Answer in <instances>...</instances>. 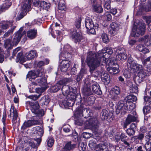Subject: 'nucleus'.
Segmentation results:
<instances>
[{"label": "nucleus", "mask_w": 151, "mask_h": 151, "mask_svg": "<svg viewBox=\"0 0 151 151\" xmlns=\"http://www.w3.org/2000/svg\"><path fill=\"white\" fill-rule=\"evenodd\" d=\"M47 145L49 147H52L54 144V140L52 138H48L47 140Z\"/></svg>", "instance_id": "obj_57"}, {"label": "nucleus", "mask_w": 151, "mask_h": 151, "mask_svg": "<svg viewBox=\"0 0 151 151\" xmlns=\"http://www.w3.org/2000/svg\"><path fill=\"white\" fill-rule=\"evenodd\" d=\"M15 27V26H14L12 28H11V29L8 30L7 32L5 33L3 37L5 38L9 36L10 34L12 33L13 32Z\"/></svg>", "instance_id": "obj_54"}, {"label": "nucleus", "mask_w": 151, "mask_h": 151, "mask_svg": "<svg viewBox=\"0 0 151 151\" xmlns=\"http://www.w3.org/2000/svg\"><path fill=\"white\" fill-rule=\"evenodd\" d=\"M95 101V98L93 96H90L87 98L86 100L85 104L86 106L92 105Z\"/></svg>", "instance_id": "obj_39"}, {"label": "nucleus", "mask_w": 151, "mask_h": 151, "mask_svg": "<svg viewBox=\"0 0 151 151\" xmlns=\"http://www.w3.org/2000/svg\"><path fill=\"white\" fill-rule=\"evenodd\" d=\"M136 49L139 51L142 52L143 53H146L149 52V50L145 47L143 44H139L137 46Z\"/></svg>", "instance_id": "obj_26"}, {"label": "nucleus", "mask_w": 151, "mask_h": 151, "mask_svg": "<svg viewBox=\"0 0 151 151\" xmlns=\"http://www.w3.org/2000/svg\"><path fill=\"white\" fill-rule=\"evenodd\" d=\"M117 52L118 53L117 55H122V54L125 53L126 51L122 47H119L116 50Z\"/></svg>", "instance_id": "obj_62"}, {"label": "nucleus", "mask_w": 151, "mask_h": 151, "mask_svg": "<svg viewBox=\"0 0 151 151\" xmlns=\"http://www.w3.org/2000/svg\"><path fill=\"white\" fill-rule=\"evenodd\" d=\"M106 53L109 55L113 53L112 49L107 47L105 50H102L98 52L97 53L90 51L87 53L86 62L89 68V72L91 74L93 73L94 71L99 66L105 64L107 59L104 57V53Z\"/></svg>", "instance_id": "obj_1"}, {"label": "nucleus", "mask_w": 151, "mask_h": 151, "mask_svg": "<svg viewBox=\"0 0 151 151\" xmlns=\"http://www.w3.org/2000/svg\"><path fill=\"white\" fill-rule=\"evenodd\" d=\"M149 138L144 146V147L146 151H151V135L149 133Z\"/></svg>", "instance_id": "obj_38"}, {"label": "nucleus", "mask_w": 151, "mask_h": 151, "mask_svg": "<svg viewBox=\"0 0 151 151\" xmlns=\"http://www.w3.org/2000/svg\"><path fill=\"white\" fill-rule=\"evenodd\" d=\"M136 128V123H132L130 125L129 128L127 129V133L129 136L133 137L135 134Z\"/></svg>", "instance_id": "obj_15"}, {"label": "nucleus", "mask_w": 151, "mask_h": 151, "mask_svg": "<svg viewBox=\"0 0 151 151\" xmlns=\"http://www.w3.org/2000/svg\"><path fill=\"white\" fill-rule=\"evenodd\" d=\"M119 149L118 147H114L110 145L109 147L102 144L98 145L95 148L96 151H116V150Z\"/></svg>", "instance_id": "obj_7"}, {"label": "nucleus", "mask_w": 151, "mask_h": 151, "mask_svg": "<svg viewBox=\"0 0 151 151\" xmlns=\"http://www.w3.org/2000/svg\"><path fill=\"white\" fill-rule=\"evenodd\" d=\"M62 93L64 96H67L68 97L70 93V88L68 85H63L61 89Z\"/></svg>", "instance_id": "obj_29"}, {"label": "nucleus", "mask_w": 151, "mask_h": 151, "mask_svg": "<svg viewBox=\"0 0 151 151\" xmlns=\"http://www.w3.org/2000/svg\"><path fill=\"white\" fill-rule=\"evenodd\" d=\"M44 131L43 129L40 127H36V129L34 132V134L40 137H41L43 134Z\"/></svg>", "instance_id": "obj_35"}, {"label": "nucleus", "mask_w": 151, "mask_h": 151, "mask_svg": "<svg viewBox=\"0 0 151 151\" xmlns=\"http://www.w3.org/2000/svg\"><path fill=\"white\" fill-rule=\"evenodd\" d=\"M37 56V52L35 50H31L26 54V57L28 60H32Z\"/></svg>", "instance_id": "obj_27"}, {"label": "nucleus", "mask_w": 151, "mask_h": 151, "mask_svg": "<svg viewBox=\"0 0 151 151\" xmlns=\"http://www.w3.org/2000/svg\"><path fill=\"white\" fill-rule=\"evenodd\" d=\"M37 34V30L34 29L29 30L27 32V36L30 39H32L35 38Z\"/></svg>", "instance_id": "obj_25"}, {"label": "nucleus", "mask_w": 151, "mask_h": 151, "mask_svg": "<svg viewBox=\"0 0 151 151\" xmlns=\"http://www.w3.org/2000/svg\"><path fill=\"white\" fill-rule=\"evenodd\" d=\"M101 37L104 43H107L109 41L108 36L105 33H103L102 34Z\"/></svg>", "instance_id": "obj_47"}, {"label": "nucleus", "mask_w": 151, "mask_h": 151, "mask_svg": "<svg viewBox=\"0 0 151 151\" xmlns=\"http://www.w3.org/2000/svg\"><path fill=\"white\" fill-rule=\"evenodd\" d=\"M134 104L129 103L128 102H125L123 101H119L118 103L116 109V113L118 114L121 112V114H124L127 110H131L134 108Z\"/></svg>", "instance_id": "obj_2"}, {"label": "nucleus", "mask_w": 151, "mask_h": 151, "mask_svg": "<svg viewBox=\"0 0 151 151\" xmlns=\"http://www.w3.org/2000/svg\"><path fill=\"white\" fill-rule=\"evenodd\" d=\"M62 58V61L60 64V69L62 72H65L67 71L70 67V63L69 60H63L64 59Z\"/></svg>", "instance_id": "obj_13"}, {"label": "nucleus", "mask_w": 151, "mask_h": 151, "mask_svg": "<svg viewBox=\"0 0 151 151\" xmlns=\"http://www.w3.org/2000/svg\"><path fill=\"white\" fill-rule=\"evenodd\" d=\"M111 28L119 30V24L116 22H113L110 24Z\"/></svg>", "instance_id": "obj_53"}, {"label": "nucleus", "mask_w": 151, "mask_h": 151, "mask_svg": "<svg viewBox=\"0 0 151 151\" xmlns=\"http://www.w3.org/2000/svg\"><path fill=\"white\" fill-rule=\"evenodd\" d=\"M26 106L27 109H31L32 112L36 114H41L42 111L39 108L40 106L37 101H27L26 102Z\"/></svg>", "instance_id": "obj_5"}, {"label": "nucleus", "mask_w": 151, "mask_h": 151, "mask_svg": "<svg viewBox=\"0 0 151 151\" xmlns=\"http://www.w3.org/2000/svg\"><path fill=\"white\" fill-rule=\"evenodd\" d=\"M58 4V9L59 10L65 11L66 9V6L65 4V2L63 0H59ZM58 1H59L58 0Z\"/></svg>", "instance_id": "obj_41"}, {"label": "nucleus", "mask_w": 151, "mask_h": 151, "mask_svg": "<svg viewBox=\"0 0 151 151\" xmlns=\"http://www.w3.org/2000/svg\"><path fill=\"white\" fill-rule=\"evenodd\" d=\"M112 93L115 94L114 96H113L112 99L114 101H117L119 98L118 95L120 93V89L119 87L117 86H114L111 89Z\"/></svg>", "instance_id": "obj_18"}, {"label": "nucleus", "mask_w": 151, "mask_h": 151, "mask_svg": "<svg viewBox=\"0 0 151 151\" xmlns=\"http://www.w3.org/2000/svg\"><path fill=\"white\" fill-rule=\"evenodd\" d=\"M70 92L69 94L68 97L71 96V98L72 99H76V87H71L70 89Z\"/></svg>", "instance_id": "obj_42"}, {"label": "nucleus", "mask_w": 151, "mask_h": 151, "mask_svg": "<svg viewBox=\"0 0 151 151\" xmlns=\"http://www.w3.org/2000/svg\"><path fill=\"white\" fill-rule=\"evenodd\" d=\"M4 53L3 50L0 47V63L3 62L4 60Z\"/></svg>", "instance_id": "obj_61"}, {"label": "nucleus", "mask_w": 151, "mask_h": 151, "mask_svg": "<svg viewBox=\"0 0 151 151\" xmlns=\"http://www.w3.org/2000/svg\"><path fill=\"white\" fill-rule=\"evenodd\" d=\"M138 116L137 112L133 111L130 114L127 116L124 123V127L126 128L127 126L130 124L132 122L136 121L138 119Z\"/></svg>", "instance_id": "obj_10"}, {"label": "nucleus", "mask_w": 151, "mask_h": 151, "mask_svg": "<svg viewBox=\"0 0 151 151\" xmlns=\"http://www.w3.org/2000/svg\"><path fill=\"white\" fill-rule=\"evenodd\" d=\"M32 126V125L31 121L30 120H28L24 122L22 127V129H24L27 127H29Z\"/></svg>", "instance_id": "obj_46"}, {"label": "nucleus", "mask_w": 151, "mask_h": 151, "mask_svg": "<svg viewBox=\"0 0 151 151\" xmlns=\"http://www.w3.org/2000/svg\"><path fill=\"white\" fill-rule=\"evenodd\" d=\"M78 147L80 149H81L83 151H85L86 149V145L81 141L78 142Z\"/></svg>", "instance_id": "obj_50"}, {"label": "nucleus", "mask_w": 151, "mask_h": 151, "mask_svg": "<svg viewBox=\"0 0 151 151\" xmlns=\"http://www.w3.org/2000/svg\"><path fill=\"white\" fill-rule=\"evenodd\" d=\"M28 2H27V0H24L22 2L21 10L23 11L24 13L27 12L31 10V4Z\"/></svg>", "instance_id": "obj_20"}, {"label": "nucleus", "mask_w": 151, "mask_h": 151, "mask_svg": "<svg viewBox=\"0 0 151 151\" xmlns=\"http://www.w3.org/2000/svg\"><path fill=\"white\" fill-rule=\"evenodd\" d=\"M149 106H145L143 109V111L144 114H145L147 113H149L150 111V107H151V105H149Z\"/></svg>", "instance_id": "obj_52"}, {"label": "nucleus", "mask_w": 151, "mask_h": 151, "mask_svg": "<svg viewBox=\"0 0 151 151\" xmlns=\"http://www.w3.org/2000/svg\"><path fill=\"white\" fill-rule=\"evenodd\" d=\"M44 74V69L41 68L37 70H33L29 71L27 75V78L35 79L37 77H41Z\"/></svg>", "instance_id": "obj_6"}, {"label": "nucleus", "mask_w": 151, "mask_h": 151, "mask_svg": "<svg viewBox=\"0 0 151 151\" xmlns=\"http://www.w3.org/2000/svg\"><path fill=\"white\" fill-rule=\"evenodd\" d=\"M81 19L80 18H78L76 19L75 22V25L78 29L79 28L81 27Z\"/></svg>", "instance_id": "obj_56"}, {"label": "nucleus", "mask_w": 151, "mask_h": 151, "mask_svg": "<svg viewBox=\"0 0 151 151\" xmlns=\"http://www.w3.org/2000/svg\"><path fill=\"white\" fill-rule=\"evenodd\" d=\"M109 116L108 111L105 109L102 110L101 113V117L102 120H104L107 119Z\"/></svg>", "instance_id": "obj_34"}, {"label": "nucleus", "mask_w": 151, "mask_h": 151, "mask_svg": "<svg viewBox=\"0 0 151 151\" xmlns=\"http://www.w3.org/2000/svg\"><path fill=\"white\" fill-rule=\"evenodd\" d=\"M127 58V56L126 53L122 54V55H117L116 56V59L119 60H125Z\"/></svg>", "instance_id": "obj_49"}, {"label": "nucleus", "mask_w": 151, "mask_h": 151, "mask_svg": "<svg viewBox=\"0 0 151 151\" xmlns=\"http://www.w3.org/2000/svg\"><path fill=\"white\" fill-rule=\"evenodd\" d=\"M27 14V12L24 13L23 11L21 10L20 14L17 17L16 19L19 20L22 19Z\"/></svg>", "instance_id": "obj_60"}, {"label": "nucleus", "mask_w": 151, "mask_h": 151, "mask_svg": "<svg viewBox=\"0 0 151 151\" xmlns=\"http://www.w3.org/2000/svg\"><path fill=\"white\" fill-rule=\"evenodd\" d=\"M37 79L36 81L39 85L41 86L46 87L47 86V80L44 76V74L41 77Z\"/></svg>", "instance_id": "obj_19"}, {"label": "nucleus", "mask_w": 151, "mask_h": 151, "mask_svg": "<svg viewBox=\"0 0 151 151\" xmlns=\"http://www.w3.org/2000/svg\"><path fill=\"white\" fill-rule=\"evenodd\" d=\"M111 2L110 0H106V1H105V2H104L103 4L104 7L105 11H108L110 10L111 8Z\"/></svg>", "instance_id": "obj_43"}, {"label": "nucleus", "mask_w": 151, "mask_h": 151, "mask_svg": "<svg viewBox=\"0 0 151 151\" xmlns=\"http://www.w3.org/2000/svg\"><path fill=\"white\" fill-rule=\"evenodd\" d=\"M138 76L140 78L138 82L140 83L146 78L148 76V75L145 70H143L138 72Z\"/></svg>", "instance_id": "obj_21"}, {"label": "nucleus", "mask_w": 151, "mask_h": 151, "mask_svg": "<svg viewBox=\"0 0 151 151\" xmlns=\"http://www.w3.org/2000/svg\"><path fill=\"white\" fill-rule=\"evenodd\" d=\"M91 110L90 109L84 107L83 105H81L76 111V113L79 115H82L85 118H87L91 115Z\"/></svg>", "instance_id": "obj_9"}, {"label": "nucleus", "mask_w": 151, "mask_h": 151, "mask_svg": "<svg viewBox=\"0 0 151 151\" xmlns=\"http://www.w3.org/2000/svg\"><path fill=\"white\" fill-rule=\"evenodd\" d=\"M103 65H101L100 66H102L106 65V66H107V67L111 66H112L113 65H114V63L113 61L112 60V59L110 58L108 59L106 61V62L105 64L104 63Z\"/></svg>", "instance_id": "obj_48"}, {"label": "nucleus", "mask_w": 151, "mask_h": 151, "mask_svg": "<svg viewBox=\"0 0 151 151\" xmlns=\"http://www.w3.org/2000/svg\"><path fill=\"white\" fill-rule=\"evenodd\" d=\"M13 112V117L12 121L13 123H15L17 122L16 120L18 116V113L16 110H14Z\"/></svg>", "instance_id": "obj_59"}, {"label": "nucleus", "mask_w": 151, "mask_h": 151, "mask_svg": "<svg viewBox=\"0 0 151 151\" xmlns=\"http://www.w3.org/2000/svg\"><path fill=\"white\" fill-rule=\"evenodd\" d=\"M85 22L86 27L87 29H91L94 27V24L91 19H86Z\"/></svg>", "instance_id": "obj_30"}, {"label": "nucleus", "mask_w": 151, "mask_h": 151, "mask_svg": "<svg viewBox=\"0 0 151 151\" xmlns=\"http://www.w3.org/2000/svg\"><path fill=\"white\" fill-rule=\"evenodd\" d=\"M12 3L11 2L7 1L0 6V13L7 10L11 6Z\"/></svg>", "instance_id": "obj_22"}, {"label": "nucleus", "mask_w": 151, "mask_h": 151, "mask_svg": "<svg viewBox=\"0 0 151 151\" xmlns=\"http://www.w3.org/2000/svg\"><path fill=\"white\" fill-rule=\"evenodd\" d=\"M76 145L71 141L67 142L61 151H70L74 149L76 147Z\"/></svg>", "instance_id": "obj_17"}, {"label": "nucleus", "mask_w": 151, "mask_h": 151, "mask_svg": "<svg viewBox=\"0 0 151 151\" xmlns=\"http://www.w3.org/2000/svg\"><path fill=\"white\" fill-rule=\"evenodd\" d=\"M34 63L35 65H37V67L39 68H40L42 66L45 65V63L43 61H40L38 62L35 61Z\"/></svg>", "instance_id": "obj_55"}, {"label": "nucleus", "mask_w": 151, "mask_h": 151, "mask_svg": "<svg viewBox=\"0 0 151 151\" xmlns=\"http://www.w3.org/2000/svg\"><path fill=\"white\" fill-rule=\"evenodd\" d=\"M145 24L139 22L137 25H135L132 29L133 33L132 36L137 37L139 35H144L145 32Z\"/></svg>", "instance_id": "obj_4"}, {"label": "nucleus", "mask_w": 151, "mask_h": 151, "mask_svg": "<svg viewBox=\"0 0 151 151\" xmlns=\"http://www.w3.org/2000/svg\"><path fill=\"white\" fill-rule=\"evenodd\" d=\"M91 81L88 79H85L84 84L82 89V92L86 96L91 95L93 94L92 91L91 90L90 87L91 86Z\"/></svg>", "instance_id": "obj_8"}, {"label": "nucleus", "mask_w": 151, "mask_h": 151, "mask_svg": "<svg viewBox=\"0 0 151 151\" xmlns=\"http://www.w3.org/2000/svg\"><path fill=\"white\" fill-rule=\"evenodd\" d=\"M150 97L148 96H144V100L146 102V103L147 104H151V91L150 93Z\"/></svg>", "instance_id": "obj_64"}, {"label": "nucleus", "mask_w": 151, "mask_h": 151, "mask_svg": "<svg viewBox=\"0 0 151 151\" xmlns=\"http://www.w3.org/2000/svg\"><path fill=\"white\" fill-rule=\"evenodd\" d=\"M92 91L95 94L100 95L102 94V92L100 88V87L99 84L96 83H93L92 81H91Z\"/></svg>", "instance_id": "obj_16"}, {"label": "nucleus", "mask_w": 151, "mask_h": 151, "mask_svg": "<svg viewBox=\"0 0 151 151\" xmlns=\"http://www.w3.org/2000/svg\"><path fill=\"white\" fill-rule=\"evenodd\" d=\"M50 101V99L49 96L47 95H45L43 96L40 100V103L42 105L44 104L45 105H47Z\"/></svg>", "instance_id": "obj_37"}, {"label": "nucleus", "mask_w": 151, "mask_h": 151, "mask_svg": "<svg viewBox=\"0 0 151 151\" xmlns=\"http://www.w3.org/2000/svg\"><path fill=\"white\" fill-rule=\"evenodd\" d=\"M59 81L55 85L52 86L51 88V91L52 92H56L59 91L62 87Z\"/></svg>", "instance_id": "obj_33"}, {"label": "nucleus", "mask_w": 151, "mask_h": 151, "mask_svg": "<svg viewBox=\"0 0 151 151\" xmlns=\"http://www.w3.org/2000/svg\"><path fill=\"white\" fill-rule=\"evenodd\" d=\"M23 30V28L21 27L19 30L15 33L12 42L13 45H17L19 42L22 36L25 34L26 32L24 31L22 33Z\"/></svg>", "instance_id": "obj_11"}, {"label": "nucleus", "mask_w": 151, "mask_h": 151, "mask_svg": "<svg viewBox=\"0 0 151 151\" xmlns=\"http://www.w3.org/2000/svg\"><path fill=\"white\" fill-rule=\"evenodd\" d=\"M47 87L42 86L41 88H36V91L39 94L38 95H35L29 96L28 98L33 100L35 101L39 98L40 96L41 93L44 92L46 89Z\"/></svg>", "instance_id": "obj_14"}, {"label": "nucleus", "mask_w": 151, "mask_h": 151, "mask_svg": "<svg viewBox=\"0 0 151 151\" xmlns=\"http://www.w3.org/2000/svg\"><path fill=\"white\" fill-rule=\"evenodd\" d=\"M92 134L91 133L87 132H83L82 134V136L83 138H89L92 136Z\"/></svg>", "instance_id": "obj_58"}, {"label": "nucleus", "mask_w": 151, "mask_h": 151, "mask_svg": "<svg viewBox=\"0 0 151 151\" xmlns=\"http://www.w3.org/2000/svg\"><path fill=\"white\" fill-rule=\"evenodd\" d=\"M71 81V79L70 78H67L63 79L59 81L60 83L62 86L63 84L67 83Z\"/></svg>", "instance_id": "obj_51"}, {"label": "nucleus", "mask_w": 151, "mask_h": 151, "mask_svg": "<svg viewBox=\"0 0 151 151\" xmlns=\"http://www.w3.org/2000/svg\"><path fill=\"white\" fill-rule=\"evenodd\" d=\"M70 35L75 43L79 42L82 39V35L77 32L76 29L71 30L70 32Z\"/></svg>", "instance_id": "obj_12"}, {"label": "nucleus", "mask_w": 151, "mask_h": 151, "mask_svg": "<svg viewBox=\"0 0 151 151\" xmlns=\"http://www.w3.org/2000/svg\"><path fill=\"white\" fill-rule=\"evenodd\" d=\"M71 96L68 97L69 98L67 101H64L63 103L64 106L72 107L74 104L75 99H72L71 98Z\"/></svg>", "instance_id": "obj_28"}, {"label": "nucleus", "mask_w": 151, "mask_h": 151, "mask_svg": "<svg viewBox=\"0 0 151 151\" xmlns=\"http://www.w3.org/2000/svg\"><path fill=\"white\" fill-rule=\"evenodd\" d=\"M4 46L8 50L12 48L13 45L10 39L8 38L4 41Z\"/></svg>", "instance_id": "obj_31"}, {"label": "nucleus", "mask_w": 151, "mask_h": 151, "mask_svg": "<svg viewBox=\"0 0 151 151\" xmlns=\"http://www.w3.org/2000/svg\"><path fill=\"white\" fill-rule=\"evenodd\" d=\"M101 79L102 81L105 84H108L110 82L111 79L110 76L108 74L104 73L101 74Z\"/></svg>", "instance_id": "obj_23"}, {"label": "nucleus", "mask_w": 151, "mask_h": 151, "mask_svg": "<svg viewBox=\"0 0 151 151\" xmlns=\"http://www.w3.org/2000/svg\"><path fill=\"white\" fill-rule=\"evenodd\" d=\"M86 124L92 128V130L95 134H100L101 132L99 128V122L96 117L90 118L88 121H86Z\"/></svg>", "instance_id": "obj_3"}, {"label": "nucleus", "mask_w": 151, "mask_h": 151, "mask_svg": "<svg viewBox=\"0 0 151 151\" xmlns=\"http://www.w3.org/2000/svg\"><path fill=\"white\" fill-rule=\"evenodd\" d=\"M93 10L95 12L98 13H101L103 11V9L102 6L99 5H98L93 8Z\"/></svg>", "instance_id": "obj_45"}, {"label": "nucleus", "mask_w": 151, "mask_h": 151, "mask_svg": "<svg viewBox=\"0 0 151 151\" xmlns=\"http://www.w3.org/2000/svg\"><path fill=\"white\" fill-rule=\"evenodd\" d=\"M138 87L137 86L132 85V87L130 88V92L132 93H136L138 91Z\"/></svg>", "instance_id": "obj_63"}, {"label": "nucleus", "mask_w": 151, "mask_h": 151, "mask_svg": "<svg viewBox=\"0 0 151 151\" xmlns=\"http://www.w3.org/2000/svg\"><path fill=\"white\" fill-rule=\"evenodd\" d=\"M72 57L71 55L68 52H65L64 53H61L60 55V60H61V58H63V60H69Z\"/></svg>", "instance_id": "obj_32"}, {"label": "nucleus", "mask_w": 151, "mask_h": 151, "mask_svg": "<svg viewBox=\"0 0 151 151\" xmlns=\"http://www.w3.org/2000/svg\"><path fill=\"white\" fill-rule=\"evenodd\" d=\"M150 59L151 60V56L146 59L143 62V65L146 66L147 70L150 73H151V64L149 65L147 64V62L150 61Z\"/></svg>", "instance_id": "obj_36"}, {"label": "nucleus", "mask_w": 151, "mask_h": 151, "mask_svg": "<svg viewBox=\"0 0 151 151\" xmlns=\"http://www.w3.org/2000/svg\"><path fill=\"white\" fill-rule=\"evenodd\" d=\"M127 100L126 102H128L129 103H132L133 101H136L137 100V97L132 94H130L127 96L126 97Z\"/></svg>", "instance_id": "obj_44"}, {"label": "nucleus", "mask_w": 151, "mask_h": 151, "mask_svg": "<svg viewBox=\"0 0 151 151\" xmlns=\"http://www.w3.org/2000/svg\"><path fill=\"white\" fill-rule=\"evenodd\" d=\"M145 137V135L143 133H139L137 135L134 136L132 138V139L134 140L135 143H138L139 140L142 141L143 139Z\"/></svg>", "instance_id": "obj_24"}, {"label": "nucleus", "mask_w": 151, "mask_h": 151, "mask_svg": "<svg viewBox=\"0 0 151 151\" xmlns=\"http://www.w3.org/2000/svg\"><path fill=\"white\" fill-rule=\"evenodd\" d=\"M39 119V117L37 116H32L30 120L32 126L39 124H40Z\"/></svg>", "instance_id": "obj_40"}]
</instances>
